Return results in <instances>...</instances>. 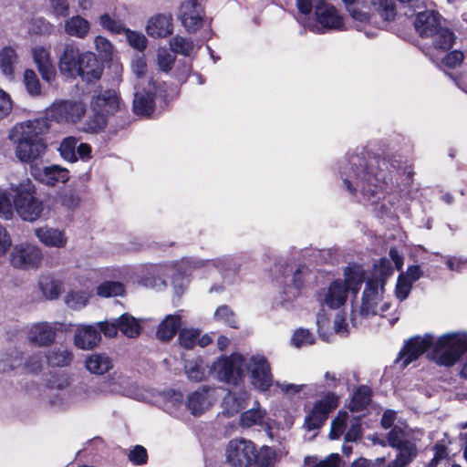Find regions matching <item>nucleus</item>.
Instances as JSON below:
<instances>
[{
  "label": "nucleus",
  "mask_w": 467,
  "mask_h": 467,
  "mask_svg": "<svg viewBox=\"0 0 467 467\" xmlns=\"http://www.w3.org/2000/svg\"><path fill=\"white\" fill-rule=\"evenodd\" d=\"M204 9L200 0H184L180 6L179 18L188 32H196L203 25Z\"/></svg>",
  "instance_id": "10"
},
{
  "label": "nucleus",
  "mask_w": 467,
  "mask_h": 467,
  "mask_svg": "<svg viewBox=\"0 0 467 467\" xmlns=\"http://www.w3.org/2000/svg\"><path fill=\"white\" fill-rule=\"evenodd\" d=\"M73 358V352L64 346L54 347L46 354L47 365L53 368L68 367L71 365Z\"/></svg>",
  "instance_id": "26"
},
{
  "label": "nucleus",
  "mask_w": 467,
  "mask_h": 467,
  "mask_svg": "<svg viewBox=\"0 0 467 467\" xmlns=\"http://www.w3.org/2000/svg\"><path fill=\"white\" fill-rule=\"evenodd\" d=\"M49 4L57 16H68L70 10L68 0H49Z\"/></svg>",
  "instance_id": "62"
},
{
  "label": "nucleus",
  "mask_w": 467,
  "mask_h": 467,
  "mask_svg": "<svg viewBox=\"0 0 467 467\" xmlns=\"http://www.w3.org/2000/svg\"><path fill=\"white\" fill-rule=\"evenodd\" d=\"M119 97L113 89H107L104 92L95 96L91 100L92 110L101 111L109 116L113 115L119 110Z\"/></svg>",
  "instance_id": "18"
},
{
  "label": "nucleus",
  "mask_w": 467,
  "mask_h": 467,
  "mask_svg": "<svg viewBox=\"0 0 467 467\" xmlns=\"http://www.w3.org/2000/svg\"><path fill=\"white\" fill-rule=\"evenodd\" d=\"M93 114L84 123V131L96 134L104 130L108 124V116L101 111L92 110Z\"/></svg>",
  "instance_id": "40"
},
{
  "label": "nucleus",
  "mask_w": 467,
  "mask_h": 467,
  "mask_svg": "<svg viewBox=\"0 0 467 467\" xmlns=\"http://www.w3.org/2000/svg\"><path fill=\"white\" fill-rule=\"evenodd\" d=\"M431 347V357L436 364L449 368L458 362L466 352L467 337L465 335L450 333L441 336L433 344V337L430 334L412 337L405 342L395 362L401 360V367L406 368Z\"/></svg>",
  "instance_id": "2"
},
{
  "label": "nucleus",
  "mask_w": 467,
  "mask_h": 467,
  "mask_svg": "<svg viewBox=\"0 0 467 467\" xmlns=\"http://www.w3.org/2000/svg\"><path fill=\"white\" fill-rule=\"evenodd\" d=\"M388 445L392 449L400 446L404 441H409L408 434L404 429L399 425H394L386 436Z\"/></svg>",
  "instance_id": "49"
},
{
  "label": "nucleus",
  "mask_w": 467,
  "mask_h": 467,
  "mask_svg": "<svg viewBox=\"0 0 467 467\" xmlns=\"http://www.w3.org/2000/svg\"><path fill=\"white\" fill-rule=\"evenodd\" d=\"M362 435L363 431L360 420L359 418H356L353 421H351V424L345 434V441L347 442L357 441L362 438Z\"/></svg>",
  "instance_id": "58"
},
{
  "label": "nucleus",
  "mask_w": 467,
  "mask_h": 467,
  "mask_svg": "<svg viewBox=\"0 0 467 467\" xmlns=\"http://www.w3.org/2000/svg\"><path fill=\"white\" fill-rule=\"evenodd\" d=\"M100 340V332L92 326L79 327L74 337L76 347L84 350L92 349Z\"/></svg>",
  "instance_id": "23"
},
{
  "label": "nucleus",
  "mask_w": 467,
  "mask_h": 467,
  "mask_svg": "<svg viewBox=\"0 0 467 467\" xmlns=\"http://www.w3.org/2000/svg\"><path fill=\"white\" fill-rule=\"evenodd\" d=\"M50 124L44 119H34L21 123L16 141V155L20 161L33 163L41 159L47 149L45 135Z\"/></svg>",
  "instance_id": "3"
},
{
  "label": "nucleus",
  "mask_w": 467,
  "mask_h": 467,
  "mask_svg": "<svg viewBox=\"0 0 467 467\" xmlns=\"http://www.w3.org/2000/svg\"><path fill=\"white\" fill-rule=\"evenodd\" d=\"M172 16L158 14L148 21L147 34L155 38H162L171 36L173 32Z\"/></svg>",
  "instance_id": "19"
},
{
  "label": "nucleus",
  "mask_w": 467,
  "mask_h": 467,
  "mask_svg": "<svg viewBox=\"0 0 467 467\" xmlns=\"http://www.w3.org/2000/svg\"><path fill=\"white\" fill-rule=\"evenodd\" d=\"M349 162L357 187L350 180L345 179L343 183L346 189L354 195L358 188L362 195L368 199L387 191L394 183V179L397 180L400 168L397 160L380 156H375L368 161L363 157L355 156Z\"/></svg>",
  "instance_id": "1"
},
{
  "label": "nucleus",
  "mask_w": 467,
  "mask_h": 467,
  "mask_svg": "<svg viewBox=\"0 0 467 467\" xmlns=\"http://www.w3.org/2000/svg\"><path fill=\"white\" fill-rule=\"evenodd\" d=\"M35 234L47 247L64 248L67 243L65 232L52 227L44 226L36 228Z\"/></svg>",
  "instance_id": "20"
},
{
  "label": "nucleus",
  "mask_w": 467,
  "mask_h": 467,
  "mask_svg": "<svg viewBox=\"0 0 467 467\" xmlns=\"http://www.w3.org/2000/svg\"><path fill=\"white\" fill-rule=\"evenodd\" d=\"M309 273L305 265H299L293 274L292 283L296 289L301 290L305 285V276Z\"/></svg>",
  "instance_id": "64"
},
{
  "label": "nucleus",
  "mask_w": 467,
  "mask_h": 467,
  "mask_svg": "<svg viewBox=\"0 0 467 467\" xmlns=\"http://www.w3.org/2000/svg\"><path fill=\"white\" fill-rule=\"evenodd\" d=\"M42 261L41 250L31 244L16 247L11 254V264L16 268H37Z\"/></svg>",
  "instance_id": "11"
},
{
  "label": "nucleus",
  "mask_w": 467,
  "mask_h": 467,
  "mask_svg": "<svg viewBox=\"0 0 467 467\" xmlns=\"http://www.w3.org/2000/svg\"><path fill=\"white\" fill-rule=\"evenodd\" d=\"M412 282L403 276V273H400L397 279L395 294L398 299L400 301L405 300L412 288Z\"/></svg>",
  "instance_id": "55"
},
{
  "label": "nucleus",
  "mask_w": 467,
  "mask_h": 467,
  "mask_svg": "<svg viewBox=\"0 0 467 467\" xmlns=\"http://www.w3.org/2000/svg\"><path fill=\"white\" fill-rule=\"evenodd\" d=\"M129 461L137 466L144 465L148 462L149 455L145 447L135 445L128 454Z\"/></svg>",
  "instance_id": "50"
},
{
  "label": "nucleus",
  "mask_w": 467,
  "mask_h": 467,
  "mask_svg": "<svg viewBox=\"0 0 467 467\" xmlns=\"http://www.w3.org/2000/svg\"><path fill=\"white\" fill-rule=\"evenodd\" d=\"M276 457L273 448L263 446L258 451L253 441L244 438L233 439L226 447L227 462L234 467H273Z\"/></svg>",
  "instance_id": "4"
},
{
  "label": "nucleus",
  "mask_w": 467,
  "mask_h": 467,
  "mask_svg": "<svg viewBox=\"0 0 467 467\" xmlns=\"http://www.w3.org/2000/svg\"><path fill=\"white\" fill-rule=\"evenodd\" d=\"M206 392L196 390L188 396L186 407L193 416H201L206 410Z\"/></svg>",
  "instance_id": "37"
},
{
  "label": "nucleus",
  "mask_w": 467,
  "mask_h": 467,
  "mask_svg": "<svg viewBox=\"0 0 467 467\" xmlns=\"http://www.w3.org/2000/svg\"><path fill=\"white\" fill-rule=\"evenodd\" d=\"M13 202L17 214L24 221L34 222L44 211L43 202L36 197V187L29 181L18 185Z\"/></svg>",
  "instance_id": "6"
},
{
  "label": "nucleus",
  "mask_w": 467,
  "mask_h": 467,
  "mask_svg": "<svg viewBox=\"0 0 467 467\" xmlns=\"http://www.w3.org/2000/svg\"><path fill=\"white\" fill-rule=\"evenodd\" d=\"M66 302L71 307L85 306L88 302V296L83 291L69 292L66 296Z\"/></svg>",
  "instance_id": "59"
},
{
  "label": "nucleus",
  "mask_w": 467,
  "mask_h": 467,
  "mask_svg": "<svg viewBox=\"0 0 467 467\" xmlns=\"http://www.w3.org/2000/svg\"><path fill=\"white\" fill-rule=\"evenodd\" d=\"M86 113V106L80 101L59 100L54 102L46 110L47 122L55 121L57 123H77Z\"/></svg>",
  "instance_id": "7"
},
{
  "label": "nucleus",
  "mask_w": 467,
  "mask_h": 467,
  "mask_svg": "<svg viewBox=\"0 0 467 467\" xmlns=\"http://www.w3.org/2000/svg\"><path fill=\"white\" fill-rule=\"evenodd\" d=\"M124 34L127 36L129 44L139 51H143L147 47L146 36L139 32L133 31L130 28H126Z\"/></svg>",
  "instance_id": "51"
},
{
  "label": "nucleus",
  "mask_w": 467,
  "mask_h": 467,
  "mask_svg": "<svg viewBox=\"0 0 467 467\" xmlns=\"http://www.w3.org/2000/svg\"><path fill=\"white\" fill-rule=\"evenodd\" d=\"M339 405V397L332 391L327 392L323 398L314 403L313 410L317 413L324 414L328 418L330 412L336 410Z\"/></svg>",
  "instance_id": "35"
},
{
  "label": "nucleus",
  "mask_w": 467,
  "mask_h": 467,
  "mask_svg": "<svg viewBox=\"0 0 467 467\" xmlns=\"http://www.w3.org/2000/svg\"><path fill=\"white\" fill-rule=\"evenodd\" d=\"M170 47L173 53L183 56H189L193 48L192 42L180 36H175L171 39Z\"/></svg>",
  "instance_id": "48"
},
{
  "label": "nucleus",
  "mask_w": 467,
  "mask_h": 467,
  "mask_svg": "<svg viewBox=\"0 0 467 467\" xmlns=\"http://www.w3.org/2000/svg\"><path fill=\"white\" fill-rule=\"evenodd\" d=\"M61 204L69 210H75L80 203V198L76 190H68L61 194Z\"/></svg>",
  "instance_id": "60"
},
{
  "label": "nucleus",
  "mask_w": 467,
  "mask_h": 467,
  "mask_svg": "<svg viewBox=\"0 0 467 467\" xmlns=\"http://www.w3.org/2000/svg\"><path fill=\"white\" fill-rule=\"evenodd\" d=\"M213 319L217 322H223L232 328H238L236 315L228 305L219 306L213 314Z\"/></svg>",
  "instance_id": "42"
},
{
  "label": "nucleus",
  "mask_w": 467,
  "mask_h": 467,
  "mask_svg": "<svg viewBox=\"0 0 467 467\" xmlns=\"http://www.w3.org/2000/svg\"><path fill=\"white\" fill-rule=\"evenodd\" d=\"M372 10L377 12L384 21H393L397 16L394 0H371Z\"/></svg>",
  "instance_id": "36"
},
{
  "label": "nucleus",
  "mask_w": 467,
  "mask_h": 467,
  "mask_svg": "<svg viewBox=\"0 0 467 467\" xmlns=\"http://www.w3.org/2000/svg\"><path fill=\"white\" fill-rule=\"evenodd\" d=\"M373 391L368 385H359L354 390L348 404L351 412H359L366 410L372 401Z\"/></svg>",
  "instance_id": "25"
},
{
  "label": "nucleus",
  "mask_w": 467,
  "mask_h": 467,
  "mask_svg": "<svg viewBox=\"0 0 467 467\" xmlns=\"http://www.w3.org/2000/svg\"><path fill=\"white\" fill-rule=\"evenodd\" d=\"M219 381L232 386H238L244 381L248 371L247 359L240 353L219 357L212 366Z\"/></svg>",
  "instance_id": "5"
},
{
  "label": "nucleus",
  "mask_w": 467,
  "mask_h": 467,
  "mask_svg": "<svg viewBox=\"0 0 467 467\" xmlns=\"http://www.w3.org/2000/svg\"><path fill=\"white\" fill-rule=\"evenodd\" d=\"M315 17L317 25L313 31L316 33L324 34L331 30L340 31L344 29V19L338 14L337 8L323 0H320L316 5Z\"/></svg>",
  "instance_id": "9"
},
{
  "label": "nucleus",
  "mask_w": 467,
  "mask_h": 467,
  "mask_svg": "<svg viewBox=\"0 0 467 467\" xmlns=\"http://www.w3.org/2000/svg\"><path fill=\"white\" fill-rule=\"evenodd\" d=\"M86 368L93 374L104 375L112 368V360L106 354L96 353L86 359Z\"/></svg>",
  "instance_id": "29"
},
{
  "label": "nucleus",
  "mask_w": 467,
  "mask_h": 467,
  "mask_svg": "<svg viewBox=\"0 0 467 467\" xmlns=\"http://www.w3.org/2000/svg\"><path fill=\"white\" fill-rule=\"evenodd\" d=\"M182 326L180 315H168L159 324L156 330V338L161 342H170L179 333Z\"/></svg>",
  "instance_id": "22"
},
{
  "label": "nucleus",
  "mask_w": 467,
  "mask_h": 467,
  "mask_svg": "<svg viewBox=\"0 0 467 467\" xmlns=\"http://www.w3.org/2000/svg\"><path fill=\"white\" fill-rule=\"evenodd\" d=\"M176 57L170 54L167 51H163L161 53L158 54V66L161 71L169 72L171 70L174 62H175Z\"/></svg>",
  "instance_id": "61"
},
{
  "label": "nucleus",
  "mask_w": 467,
  "mask_h": 467,
  "mask_svg": "<svg viewBox=\"0 0 467 467\" xmlns=\"http://www.w3.org/2000/svg\"><path fill=\"white\" fill-rule=\"evenodd\" d=\"M124 293L123 284L118 281H105L97 287V295L102 297L122 296Z\"/></svg>",
  "instance_id": "44"
},
{
  "label": "nucleus",
  "mask_w": 467,
  "mask_h": 467,
  "mask_svg": "<svg viewBox=\"0 0 467 467\" xmlns=\"http://www.w3.org/2000/svg\"><path fill=\"white\" fill-rule=\"evenodd\" d=\"M82 54L74 43L67 44L58 63L61 74L67 78H77L79 65L82 63Z\"/></svg>",
  "instance_id": "14"
},
{
  "label": "nucleus",
  "mask_w": 467,
  "mask_h": 467,
  "mask_svg": "<svg viewBox=\"0 0 467 467\" xmlns=\"http://www.w3.org/2000/svg\"><path fill=\"white\" fill-rule=\"evenodd\" d=\"M394 449L397 451L396 459L402 462V464L409 465L418 455L417 445L410 440L404 441Z\"/></svg>",
  "instance_id": "39"
},
{
  "label": "nucleus",
  "mask_w": 467,
  "mask_h": 467,
  "mask_svg": "<svg viewBox=\"0 0 467 467\" xmlns=\"http://www.w3.org/2000/svg\"><path fill=\"white\" fill-rule=\"evenodd\" d=\"M17 60V54L11 47H5L0 51V69L2 73L10 79L14 78L15 64Z\"/></svg>",
  "instance_id": "31"
},
{
  "label": "nucleus",
  "mask_w": 467,
  "mask_h": 467,
  "mask_svg": "<svg viewBox=\"0 0 467 467\" xmlns=\"http://www.w3.org/2000/svg\"><path fill=\"white\" fill-rule=\"evenodd\" d=\"M78 74L82 81L87 83H94L102 77L104 66L100 63L95 53L87 51L82 54V63L79 65Z\"/></svg>",
  "instance_id": "15"
},
{
  "label": "nucleus",
  "mask_w": 467,
  "mask_h": 467,
  "mask_svg": "<svg viewBox=\"0 0 467 467\" xmlns=\"http://www.w3.org/2000/svg\"><path fill=\"white\" fill-rule=\"evenodd\" d=\"M348 414L345 410H339L337 417L332 420L329 438L331 440H337L344 433L347 428V420Z\"/></svg>",
  "instance_id": "46"
},
{
  "label": "nucleus",
  "mask_w": 467,
  "mask_h": 467,
  "mask_svg": "<svg viewBox=\"0 0 467 467\" xmlns=\"http://www.w3.org/2000/svg\"><path fill=\"white\" fill-rule=\"evenodd\" d=\"M30 173L36 181L48 186H55L58 182L65 183L69 180L68 170L59 165L34 164L30 167Z\"/></svg>",
  "instance_id": "12"
},
{
  "label": "nucleus",
  "mask_w": 467,
  "mask_h": 467,
  "mask_svg": "<svg viewBox=\"0 0 467 467\" xmlns=\"http://www.w3.org/2000/svg\"><path fill=\"white\" fill-rule=\"evenodd\" d=\"M38 285L44 296L51 300L57 298L62 291L61 281L54 279L51 275H42Z\"/></svg>",
  "instance_id": "34"
},
{
  "label": "nucleus",
  "mask_w": 467,
  "mask_h": 467,
  "mask_svg": "<svg viewBox=\"0 0 467 467\" xmlns=\"http://www.w3.org/2000/svg\"><path fill=\"white\" fill-rule=\"evenodd\" d=\"M464 59V54L461 50H452L444 56L441 59V63L448 68H455L460 66Z\"/></svg>",
  "instance_id": "57"
},
{
  "label": "nucleus",
  "mask_w": 467,
  "mask_h": 467,
  "mask_svg": "<svg viewBox=\"0 0 467 467\" xmlns=\"http://www.w3.org/2000/svg\"><path fill=\"white\" fill-rule=\"evenodd\" d=\"M155 108V93L150 87L149 89L143 88L135 92L132 102V110L135 115L150 118L154 113Z\"/></svg>",
  "instance_id": "17"
},
{
  "label": "nucleus",
  "mask_w": 467,
  "mask_h": 467,
  "mask_svg": "<svg viewBox=\"0 0 467 467\" xmlns=\"http://www.w3.org/2000/svg\"><path fill=\"white\" fill-rule=\"evenodd\" d=\"M345 280L344 285L349 291L357 294L363 282V273L358 266H348L344 271Z\"/></svg>",
  "instance_id": "38"
},
{
  "label": "nucleus",
  "mask_w": 467,
  "mask_h": 467,
  "mask_svg": "<svg viewBox=\"0 0 467 467\" xmlns=\"http://www.w3.org/2000/svg\"><path fill=\"white\" fill-rule=\"evenodd\" d=\"M408 16L416 15L413 22L416 32L421 38L430 37L433 32L441 25V16L434 10H424L416 13L415 10L410 14L405 13Z\"/></svg>",
  "instance_id": "13"
},
{
  "label": "nucleus",
  "mask_w": 467,
  "mask_h": 467,
  "mask_svg": "<svg viewBox=\"0 0 467 467\" xmlns=\"http://www.w3.org/2000/svg\"><path fill=\"white\" fill-rule=\"evenodd\" d=\"M327 417L324 414L317 413L315 410H311L306 416L304 425L308 431L320 429L327 421Z\"/></svg>",
  "instance_id": "52"
},
{
  "label": "nucleus",
  "mask_w": 467,
  "mask_h": 467,
  "mask_svg": "<svg viewBox=\"0 0 467 467\" xmlns=\"http://www.w3.org/2000/svg\"><path fill=\"white\" fill-rule=\"evenodd\" d=\"M78 140L75 137L69 136L64 138L58 147V151L63 160L69 162H76L78 157L76 155Z\"/></svg>",
  "instance_id": "43"
},
{
  "label": "nucleus",
  "mask_w": 467,
  "mask_h": 467,
  "mask_svg": "<svg viewBox=\"0 0 467 467\" xmlns=\"http://www.w3.org/2000/svg\"><path fill=\"white\" fill-rule=\"evenodd\" d=\"M201 335L198 328H180L178 341L182 348L185 349H192L197 344V339Z\"/></svg>",
  "instance_id": "45"
},
{
  "label": "nucleus",
  "mask_w": 467,
  "mask_h": 467,
  "mask_svg": "<svg viewBox=\"0 0 467 467\" xmlns=\"http://www.w3.org/2000/svg\"><path fill=\"white\" fill-rule=\"evenodd\" d=\"M119 330L130 338H135L140 336L141 327L138 320L129 313L122 314L117 318Z\"/></svg>",
  "instance_id": "32"
},
{
  "label": "nucleus",
  "mask_w": 467,
  "mask_h": 467,
  "mask_svg": "<svg viewBox=\"0 0 467 467\" xmlns=\"http://www.w3.org/2000/svg\"><path fill=\"white\" fill-rule=\"evenodd\" d=\"M23 82L29 95L36 97L41 94L40 81L33 69L26 68L25 70Z\"/></svg>",
  "instance_id": "47"
},
{
  "label": "nucleus",
  "mask_w": 467,
  "mask_h": 467,
  "mask_svg": "<svg viewBox=\"0 0 467 467\" xmlns=\"http://www.w3.org/2000/svg\"><path fill=\"white\" fill-rule=\"evenodd\" d=\"M254 404L255 407L241 413L239 422L243 428H251L255 425L263 426L266 410L260 407L258 401H255Z\"/></svg>",
  "instance_id": "30"
},
{
  "label": "nucleus",
  "mask_w": 467,
  "mask_h": 467,
  "mask_svg": "<svg viewBox=\"0 0 467 467\" xmlns=\"http://www.w3.org/2000/svg\"><path fill=\"white\" fill-rule=\"evenodd\" d=\"M13 109V101L10 95L0 88V119L11 113Z\"/></svg>",
  "instance_id": "63"
},
{
  "label": "nucleus",
  "mask_w": 467,
  "mask_h": 467,
  "mask_svg": "<svg viewBox=\"0 0 467 467\" xmlns=\"http://www.w3.org/2000/svg\"><path fill=\"white\" fill-rule=\"evenodd\" d=\"M95 47L100 57L104 59H110L113 54V46L111 42L102 36L95 37Z\"/></svg>",
  "instance_id": "53"
},
{
  "label": "nucleus",
  "mask_w": 467,
  "mask_h": 467,
  "mask_svg": "<svg viewBox=\"0 0 467 467\" xmlns=\"http://www.w3.org/2000/svg\"><path fill=\"white\" fill-rule=\"evenodd\" d=\"M99 22L100 26L109 32L112 35H120L126 30V26L123 22L114 16H111L108 13H104L99 16Z\"/></svg>",
  "instance_id": "41"
},
{
  "label": "nucleus",
  "mask_w": 467,
  "mask_h": 467,
  "mask_svg": "<svg viewBox=\"0 0 467 467\" xmlns=\"http://www.w3.org/2000/svg\"><path fill=\"white\" fill-rule=\"evenodd\" d=\"M432 39V46L435 49L441 51L450 50L455 43L456 36L454 32L441 25L430 36Z\"/></svg>",
  "instance_id": "27"
},
{
  "label": "nucleus",
  "mask_w": 467,
  "mask_h": 467,
  "mask_svg": "<svg viewBox=\"0 0 467 467\" xmlns=\"http://www.w3.org/2000/svg\"><path fill=\"white\" fill-rule=\"evenodd\" d=\"M56 328L48 322L34 324L28 331V342L36 347H50L56 340Z\"/></svg>",
  "instance_id": "16"
},
{
  "label": "nucleus",
  "mask_w": 467,
  "mask_h": 467,
  "mask_svg": "<svg viewBox=\"0 0 467 467\" xmlns=\"http://www.w3.org/2000/svg\"><path fill=\"white\" fill-rule=\"evenodd\" d=\"M251 384L259 391L265 392L273 386L271 365L263 355H253L247 360Z\"/></svg>",
  "instance_id": "8"
},
{
  "label": "nucleus",
  "mask_w": 467,
  "mask_h": 467,
  "mask_svg": "<svg viewBox=\"0 0 467 467\" xmlns=\"http://www.w3.org/2000/svg\"><path fill=\"white\" fill-rule=\"evenodd\" d=\"M90 30L89 22L79 15L73 16L65 21V32L71 36L85 38Z\"/></svg>",
  "instance_id": "28"
},
{
  "label": "nucleus",
  "mask_w": 467,
  "mask_h": 467,
  "mask_svg": "<svg viewBox=\"0 0 467 467\" xmlns=\"http://www.w3.org/2000/svg\"><path fill=\"white\" fill-rule=\"evenodd\" d=\"M292 343L295 347L300 348L303 345H312L315 343V338L308 329L298 328L292 337Z\"/></svg>",
  "instance_id": "54"
},
{
  "label": "nucleus",
  "mask_w": 467,
  "mask_h": 467,
  "mask_svg": "<svg viewBox=\"0 0 467 467\" xmlns=\"http://www.w3.org/2000/svg\"><path fill=\"white\" fill-rule=\"evenodd\" d=\"M185 372L188 378L195 382L202 381L205 377L203 368L196 361H188L185 364Z\"/></svg>",
  "instance_id": "56"
},
{
  "label": "nucleus",
  "mask_w": 467,
  "mask_h": 467,
  "mask_svg": "<svg viewBox=\"0 0 467 467\" xmlns=\"http://www.w3.org/2000/svg\"><path fill=\"white\" fill-rule=\"evenodd\" d=\"M349 290L344 285L343 280H334L325 295L324 304L331 309H337L343 306L348 297V292Z\"/></svg>",
  "instance_id": "21"
},
{
  "label": "nucleus",
  "mask_w": 467,
  "mask_h": 467,
  "mask_svg": "<svg viewBox=\"0 0 467 467\" xmlns=\"http://www.w3.org/2000/svg\"><path fill=\"white\" fill-rule=\"evenodd\" d=\"M371 6V3L365 0H357L346 9L354 21L361 25H369L376 18Z\"/></svg>",
  "instance_id": "24"
},
{
  "label": "nucleus",
  "mask_w": 467,
  "mask_h": 467,
  "mask_svg": "<svg viewBox=\"0 0 467 467\" xmlns=\"http://www.w3.org/2000/svg\"><path fill=\"white\" fill-rule=\"evenodd\" d=\"M149 87H150L152 92L155 93V98H161L165 106H168L169 102L172 100L178 93L177 88L173 84L166 82L159 83L153 78L150 79Z\"/></svg>",
  "instance_id": "33"
}]
</instances>
